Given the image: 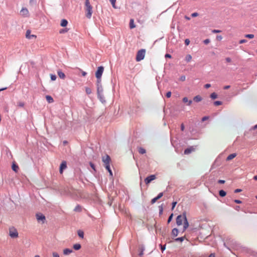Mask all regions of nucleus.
<instances>
[{
    "label": "nucleus",
    "mask_w": 257,
    "mask_h": 257,
    "mask_svg": "<svg viewBox=\"0 0 257 257\" xmlns=\"http://www.w3.org/2000/svg\"><path fill=\"white\" fill-rule=\"evenodd\" d=\"M85 10L86 12V17L90 19L92 14V7L91 6L89 0H85Z\"/></svg>",
    "instance_id": "obj_1"
},
{
    "label": "nucleus",
    "mask_w": 257,
    "mask_h": 257,
    "mask_svg": "<svg viewBox=\"0 0 257 257\" xmlns=\"http://www.w3.org/2000/svg\"><path fill=\"white\" fill-rule=\"evenodd\" d=\"M146 53V50L142 49L138 51L137 54L136 60L137 62H139L144 59Z\"/></svg>",
    "instance_id": "obj_2"
},
{
    "label": "nucleus",
    "mask_w": 257,
    "mask_h": 257,
    "mask_svg": "<svg viewBox=\"0 0 257 257\" xmlns=\"http://www.w3.org/2000/svg\"><path fill=\"white\" fill-rule=\"evenodd\" d=\"M184 216H186V212L184 211L182 214L178 215L176 218V224L178 226L182 224L183 222L184 221Z\"/></svg>",
    "instance_id": "obj_3"
},
{
    "label": "nucleus",
    "mask_w": 257,
    "mask_h": 257,
    "mask_svg": "<svg viewBox=\"0 0 257 257\" xmlns=\"http://www.w3.org/2000/svg\"><path fill=\"white\" fill-rule=\"evenodd\" d=\"M104 71V67L103 66H99L98 67L97 71L95 72V77L96 78H101L102 73Z\"/></svg>",
    "instance_id": "obj_4"
},
{
    "label": "nucleus",
    "mask_w": 257,
    "mask_h": 257,
    "mask_svg": "<svg viewBox=\"0 0 257 257\" xmlns=\"http://www.w3.org/2000/svg\"><path fill=\"white\" fill-rule=\"evenodd\" d=\"M9 235L12 238H16L18 237V232L14 227L10 228Z\"/></svg>",
    "instance_id": "obj_5"
},
{
    "label": "nucleus",
    "mask_w": 257,
    "mask_h": 257,
    "mask_svg": "<svg viewBox=\"0 0 257 257\" xmlns=\"http://www.w3.org/2000/svg\"><path fill=\"white\" fill-rule=\"evenodd\" d=\"M156 176L155 175H151L145 178V182L146 185H148L151 181L156 179Z\"/></svg>",
    "instance_id": "obj_6"
},
{
    "label": "nucleus",
    "mask_w": 257,
    "mask_h": 257,
    "mask_svg": "<svg viewBox=\"0 0 257 257\" xmlns=\"http://www.w3.org/2000/svg\"><path fill=\"white\" fill-rule=\"evenodd\" d=\"M36 218L38 221H42V223H44L46 220L45 216L41 213H37Z\"/></svg>",
    "instance_id": "obj_7"
},
{
    "label": "nucleus",
    "mask_w": 257,
    "mask_h": 257,
    "mask_svg": "<svg viewBox=\"0 0 257 257\" xmlns=\"http://www.w3.org/2000/svg\"><path fill=\"white\" fill-rule=\"evenodd\" d=\"M102 161L104 163L105 166H107V165H109V162L110 161V157L108 155H106L105 157H103Z\"/></svg>",
    "instance_id": "obj_8"
},
{
    "label": "nucleus",
    "mask_w": 257,
    "mask_h": 257,
    "mask_svg": "<svg viewBox=\"0 0 257 257\" xmlns=\"http://www.w3.org/2000/svg\"><path fill=\"white\" fill-rule=\"evenodd\" d=\"M67 168V163L66 161H63L60 166L59 172L60 174H62L63 170Z\"/></svg>",
    "instance_id": "obj_9"
},
{
    "label": "nucleus",
    "mask_w": 257,
    "mask_h": 257,
    "mask_svg": "<svg viewBox=\"0 0 257 257\" xmlns=\"http://www.w3.org/2000/svg\"><path fill=\"white\" fill-rule=\"evenodd\" d=\"M184 221H183V229L182 231L183 232H184L189 226V223L187 220L186 216H184Z\"/></svg>",
    "instance_id": "obj_10"
},
{
    "label": "nucleus",
    "mask_w": 257,
    "mask_h": 257,
    "mask_svg": "<svg viewBox=\"0 0 257 257\" xmlns=\"http://www.w3.org/2000/svg\"><path fill=\"white\" fill-rule=\"evenodd\" d=\"M26 37L28 39H31L33 38H36V36L34 35H31V31L30 30H28L26 31Z\"/></svg>",
    "instance_id": "obj_11"
},
{
    "label": "nucleus",
    "mask_w": 257,
    "mask_h": 257,
    "mask_svg": "<svg viewBox=\"0 0 257 257\" xmlns=\"http://www.w3.org/2000/svg\"><path fill=\"white\" fill-rule=\"evenodd\" d=\"M21 14L25 17H28L29 14V11L26 8H23L21 12Z\"/></svg>",
    "instance_id": "obj_12"
},
{
    "label": "nucleus",
    "mask_w": 257,
    "mask_h": 257,
    "mask_svg": "<svg viewBox=\"0 0 257 257\" xmlns=\"http://www.w3.org/2000/svg\"><path fill=\"white\" fill-rule=\"evenodd\" d=\"M57 74L61 79H64L66 77L65 74L61 70H58Z\"/></svg>",
    "instance_id": "obj_13"
},
{
    "label": "nucleus",
    "mask_w": 257,
    "mask_h": 257,
    "mask_svg": "<svg viewBox=\"0 0 257 257\" xmlns=\"http://www.w3.org/2000/svg\"><path fill=\"white\" fill-rule=\"evenodd\" d=\"M97 96L98 98L102 103H105L106 102V100L105 99L104 95H103V93L100 94L99 95H97Z\"/></svg>",
    "instance_id": "obj_14"
},
{
    "label": "nucleus",
    "mask_w": 257,
    "mask_h": 257,
    "mask_svg": "<svg viewBox=\"0 0 257 257\" xmlns=\"http://www.w3.org/2000/svg\"><path fill=\"white\" fill-rule=\"evenodd\" d=\"M12 170L15 172H18L19 170V166L18 165L15 163V162L13 163L12 166Z\"/></svg>",
    "instance_id": "obj_15"
},
{
    "label": "nucleus",
    "mask_w": 257,
    "mask_h": 257,
    "mask_svg": "<svg viewBox=\"0 0 257 257\" xmlns=\"http://www.w3.org/2000/svg\"><path fill=\"white\" fill-rule=\"evenodd\" d=\"M73 252V250L69 248H65L63 250V254L64 255H68Z\"/></svg>",
    "instance_id": "obj_16"
},
{
    "label": "nucleus",
    "mask_w": 257,
    "mask_h": 257,
    "mask_svg": "<svg viewBox=\"0 0 257 257\" xmlns=\"http://www.w3.org/2000/svg\"><path fill=\"white\" fill-rule=\"evenodd\" d=\"M140 252L139 255L140 256H142L144 254V251L145 250V247L143 245H141L139 246Z\"/></svg>",
    "instance_id": "obj_17"
},
{
    "label": "nucleus",
    "mask_w": 257,
    "mask_h": 257,
    "mask_svg": "<svg viewBox=\"0 0 257 257\" xmlns=\"http://www.w3.org/2000/svg\"><path fill=\"white\" fill-rule=\"evenodd\" d=\"M236 156V153H233L229 155L228 156V157L226 158V161H230L235 158Z\"/></svg>",
    "instance_id": "obj_18"
},
{
    "label": "nucleus",
    "mask_w": 257,
    "mask_h": 257,
    "mask_svg": "<svg viewBox=\"0 0 257 257\" xmlns=\"http://www.w3.org/2000/svg\"><path fill=\"white\" fill-rule=\"evenodd\" d=\"M178 233H179V230L176 228H173L172 230V235L173 236H177L178 234Z\"/></svg>",
    "instance_id": "obj_19"
},
{
    "label": "nucleus",
    "mask_w": 257,
    "mask_h": 257,
    "mask_svg": "<svg viewBox=\"0 0 257 257\" xmlns=\"http://www.w3.org/2000/svg\"><path fill=\"white\" fill-rule=\"evenodd\" d=\"M202 98L200 95H196L193 98V100L196 102H199L202 100Z\"/></svg>",
    "instance_id": "obj_20"
},
{
    "label": "nucleus",
    "mask_w": 257,
    "mask_h": 257,
    "mask_svg": "<svg viewBox=\"0 0 257 257\" xmlns=\"http://www.w3.org/2000/svg\"><path fill=\"white\" fill-rule=\"evenodd\" d=\"M193 150H194V149L192 147L189 148H187L184 151V154L186 155L189 154L191 153Z\"/></svg>",
    "instance_id": "obj_21"
},
{
    "label": "nucleus",
    "mask_w": 257,
    "mask_h": 257,
    "mask_svg": "<svg viewBox=\"0 0 257 257\" xmlns=\"http://www.w3.org/2000/svg\"><path fill=\"white\" fill-rule=\"evenodd\" d=\"M103 93V88L102 86L97 87V94L99 95Z\"/></svg>",
    "instance_id": "obj_22"
},
{
    "label": "nucleus",
    "mask_w": 257,
    "mask_h": 257,
    "mask_svg": "<svg viewBox=\"0 0 257 257\" xmlns=\"http://www.w3.org/2000/svg\"><path fill=\"white\" fill-rule=\"evenodd\" d=\"M68 24V21L66 19H63L61 20L60 25L61 27H65Z\"/></svg>",
    "instance_id": "obj_23"
},
{
    "label": "nucleus",
    "mask_w": 257,
    "mask_h": 257,
    "mask_svg": "<svg viewBox=\"0 0 257 257\" xmlns=\"http://www.w3.org/2000/svg\"><path fill=\"white\" fill-rule=\"evenodd\" d=\"M46 98L49 103H52L54 101L53 98L50 95H46Z\"/></svg>",
    "instance_id": "obj_24"
},
{
    "label": "nucleus",
    "mask_w": 257,
    "mask_h": 257,
    "mask_svg": "<svg viewBox=\"0 0 257 257\" xmlns=\"http://www.w3.org/2000/svg\"><path fill=\"white\" fill-rule=\"evenodd\" d=\"M82 210V207L80 205H77L75 208L74 209V211L75 212H81Z\"/></svg>",
    "instance_id": "obj_25"
},
{
    "label": "nucleus",
    "mask_w": 257,
    "mask_h": 257,
    "mask_svg": "<svg viewBox=\"0 0 257 257\" xmlns=\"http://www.w3.org/2000/svg\"><path fill=\"white\" fill-rule=\"evenodd\" d=\"M81 244L79 243H76L74 244L73 246V248L76 250L80 249L81 248Z\"/></svg>",
    "instance_id": "obj_26"
},
{
    "label": "nucleus",
    "mask_w": 257,
    "mask_h": 257,
    "mask_svg": "<svg viewBox=\"0 0 257 257\" xmlns=\"http://www.w3.org/2000/svg\"><path fill=\"white\" fill-rule=\"evenodd\" d=\"M219 195L220 197H224L226 195V192L223 190H220L219 191Z\"/></svg>",
    "instance_id": "obj_27"
},
{
    "label": "nucleus",
    "mask_w": 257,
    "mask_h": 257,
    "mask_svg": "<svg viewBox=\"0 0 257 257\" xmlns=\"http://www.w3.org/2000/svg\"><path fill=\"white\" fill-rule=\"evenodd\" d=\"M185 236H182V237H178V238H176L175 239V241L176 242H178V241H180V242H182L185 239Z\"/></svg>",
    "instance_id": "obj_28"
},
{
    "label": "nucleus",
    "mask_w": 257,
    "mask_h": 257,
    "mask_svg": "<svg viewBox=\"0 0 257 257\" xmlns=\"http://www.w3.org/2000/svg\"><path fill=\"white\" fill-rule=\"evenodd\" d=\"M130 27L131 29H133L136 27L134 23V20L131 19L130 22Z\"/></svg>",
    "instance_id": "obj_29"
},
{
    "label": "nucleus",
    "mask_w": 257,
    "mask_h": 257,
    "mask_svg": "<svg viewBox=\"0 0 257 257\" xmlns=\"http://www.w3.org/2000/svg\"><path fill=\"white\" fill-rule=\"evenodd\" d=\"M105 168L108 171V172H109V175L111 176H112V171L110 169V165H107V166H105Z\"/></svg>",
    "instance_id": "obj_30"
},
{
    "label": "nucleus",
    "mask_w": 257,
    "mask_h": 257,
    "mask_svg": "<svg viewBox=\"0 0 257 257\" xmlns=\"http://www.w3.org/2000/svg\"><path fill=\"white\" fill-rule=\"evenodd\" d=\"M138 151L141 154H144L146 152V150L142 147L139 148Z\"/></svg>",
    "instance_id": "obj_31"
},
{
    "label": "nucleus",
    "mask_w": 257,
    "mask_h": 257,
    "mask_svg": "<svg viewBox=\"0 0 257 257\" xmlns=\"http://www.w3.org/2000/svg\"><path fill=\"white\" fill-rule=\"evenodd\" d=\"M78 236L80 237V238H83V237H84V232L82 230H79L78 231Z\"/></svg>",
    "instance_id": "obj_32"
},
{
    "label": "nucleus",
    "mask_w": 257,
    "mask_h": 257,
    "mask_svg": "<svg viewBox=\"0 0 257 257\" xmlns=\"http://www.w3.org/2000/svg\"><path fill=\"white\" fill-rule=\"evenodd\" d=\"M191 59H192V56H191V55H190V54L187 55V56L185 57V60L187 62H189L191 60Z\"/></svg>",
    "instance_id": "obj_33"
},
{
    "label": "nucleus",
    "mask_w": 257,
    "mask_h": 257,
    "mask_svg": "<svg viewBox=\"0 0 257 257\" xmlns=\"http://www.w3.org/2000/svg\"><path fill=\"white\" fill-rule=\"evenodd\" d=\"M210 97L212 99H215L217 98V94L215 92H213L210 94Z\"/></svg>",
    "instance_id": "obj_34"
},
{
    "label": "nucleus",
    "mask_w": 257,
    "mask_h": 257,
    "mask_svg": "<svg viewBox=\"0 0 257 257\" xmlns=\"http://www.w3.org/2000/svg\"><path fill=\"white\" fill-rule=\"evenodd\" d=\"M96 79H97V81H96L97 87L99 86H102L101 83V78H96Z\"/></svg>",
    "instance_id": "obj_35"
},
{
    "label": "nucleus",
    "mask_w": 257,
    "mask_h": 257,
    "mask_svg": "<svg viewBox=\"0 0 257 257\" xmlns=\"http://www.w3.org/2000/svg\"><path fill=\"white\" fill-rule=\"evenodd\" d=\"M159 215H161L163 213V205H161L159 206Z\"/></svg>",
    "instance_id": "obj_36"
},
{
    "label": "nucleus",
    "mask_w": 257,
    "mask_h": 257,
    "mask_svg": "<svg viewBox=\"0 0 257 257\" xmlns=\"http://www.w3.org/2000/svg\"><path fill=\"white\" fill-rule=\"evenodd\" d=\"M85 91L87 94H90L92 92L91 88L89 87H85Z\"/></svg>",
    "instance_id": "obj_37"
},
{
    "label": "nucleus",
    "mask_w": 257,
    "mask_h": 257,
    "mask_svg": "<svg viewBox=\"0 0 257 257\" xmlns=\"http://www.w3.org/2000/svg\"><path fill=\"white\" fill-rule=\"evenodd\" d=\"M213 104L215 106L220 105L222 104V102L221 101H215L213 102Z\"/></svg>",
    "instance_id": "obj_38"
},
{
    "label": "nucleus",
    "mask_w": 257,
    "mask_h": 257,
    "mask_svg": "<svg viewBox=\"0 0 257 257\" xmlns=\"http://www.w3.org/2000/svg\"><path fill=\"white\" fill-rule=\"evenodd\" d=\"M110 1V2L111 3L113 8H114V9H116V7L115 6V2H116V0H109Z\"/></svg>",
    "instance_id": "obj_39"
},
{
    "label": "nucleus",
    "mask_w": 257,
    "mask_h": 257,
    "mask_svg": "<svg viewBox=\"0 0 257 257\" xmlns=\"http://www.w3.org/2000/svg\"><path fill=\"white\" fill-rule=\"evenodd\" d=\"M245 37L249 39H252L254 38V35L253 34H246L245 35Z\"/></svg>",
    "instance_id": "obj_40"
},
{
    "label": "nucleus",
    "mask_w": 257,
    "mask_h": 257,
    "mask_svg": "<svg viewBox=\"0 0 257 257\" xmlns=\"http://www.w3.org/2000/svg\"><path fill=\"white\" fill-rule=\"evenodd\" d=\"M68 29L67 28H65V29H62L61 30H60V32L59 33L60 34H63V33H66L68 32Z\"/></svg>",
    "instance_id": "obj_41"
},
{
    "label": "nucleus",
    "mask_w": 257,
    "mask_h": 257,
    "mask_svg": "<svg viewBox=\"0 0 257 257\" xmlns=\"http://www.w3.org/2000/svg\"><path fill=\"white\" fill-rule=\"evenodd\" d=\"M173 214L172 213L169 217L168 219V221H167V222L168 223H169L172 220V218H173Z\"/></svg>",
    "instance_id": "obj_42"
},
{
    "label": "nucleus",
    "mask_w": 257,
    "mask_h": 257,
    "mask_svg": "<svg viewBox=\"0 0 257 257\" xmlns=\"http://www.w3.org/2000/svg\"><path fill=\"white\" fill-rule=\"evenodd\" d=\"M51 79L52 81H55L56 79V76L54 74L50 75Z\"/></svg>",
    "instance_id": "obj_43"
},
{
    "label": "nucleus",
    "mask_w": 257,
    "mask_h": 257,
    "mask_svg": "<svg viewBox=\"0 0 257 257\" xmlns=\"http://www.w3.org/2000/svg\"><path fill=\"white\" fill-rule=\"evenodd\" d=\"M90 167H91V168L95 171H96V170H95V165L93 163H92V162H90Z\"/></svg>",
    "instance_id": "obj_44"
},
{
    "label": "nucleus",
    "mask_w": 257,
    "mask_h": 257,
    "mask_svg": "<svg viewBox=\"0 0 257 257\" xmlns=\"http://www.w3.org/2000/svg\"><path fill=\"white\" fill-rule=\"evenodd\" d=\"M220 32H221V31L219 30L214 29V30H212V33H214V34L215 33H219Z\"/></svg>",
    "instance_id": "obj_45"
},
{
    "label": "nucleus",
    "mask_w": 257,
    "mask_h": 257,
    "mask_svg": "<svg viewBox=\"0 0 257 257\" xmlns=\"http://www.w3.org/2000/svg\"><path fill=\"white\" fill-rule=\"evenodd\" d=\"M210 41L209 39H206L203 41V43L205 45H207L210 43Z\"/></svg>",
    "instance_id": "obj_46"
},
{
    "label": "nucleus",
    "mask_w": 257,
    "mask_h": 257,
    "mask_svg": "<svg viewBox=\"0 0 257 257\" xmlns=\"http://www.w3.org/2000/svg\"><path fill=\"white\" fill-rule=\"evenodd\" d=\"M163 196V192H161L157 196H156L157 198L159 200V199H160L162 196Z\"/></svg>",
    "instance_id": "obj_47"
},
{
    "label": "nucleus",
    "mask_w": 257,
    "mask_h": 257,
    "mask_svg": "<svg viewBox=\"0 0 257 257\" xmlns=\"http://www.w3.org/2000/svg\"><path fill=\"white\" fill-rule=\"evenodd\" d=\"M25 104L23 102L20 101L18 103V105L20 107H23L24 106Z\"/></svg>",
    "instance_id": "obj_48"
},
{
    "label": "nucleus",
    "mask_w": 257,
    "mask_h": 257,
    "mask_svg": "<svg viewBox=\"0 0 257 257\" xmlns=\"http://www.w3.org/2000/svg\"><path fill=\"white\" fill-rule=\"evenodd\" d=\"M158 199L157 198V197H155L153 198L151 200V203L154 204L155 203Z\"/></svg>",
    "instance_id": "obj_49"
},
{
    "label": "nucleus",
    "mask_w": 257,
    "mask_h": 257,
    "mask_svg": "<svg viewBox=\"0 0 257 257\" xmlns=\"http://www.w3.org/2000/svg\"><path fill=\"white\" fill-rule=\"evenodd\" d=\"M176 204H177V202L175 201V202H172V210L174 209V208H175V206L176 205Z\"/></svg>",
    "instance_id": "obj_50"
},
{
    "label": "nucleus",
    "mask_w": 257,
    "mask_h": 257,
    "mask_svg": "<svg viewBox=\"0 0 257 257\" xmlns=\"http://www.w3.org/2000/svg\"><path fill=\"white\" fill-rule=\"evenodd\" d=\"M182 101L184 102V103H186L188 101V98L187 97H184L182 99Z\"/></svg>",
    "instance_id": "obj_51"
},
{
    "label": "nucleus",
    "mask_w": 257,
    "mask_h": 257,
    "mask_svg": "<svg viewBox=\"0 0 257 257\" xmlns=\"http://www.w3.org/2000/svg\"><path fill=\"white\" fill-rule=\"evenodd\" d=\"M160 246H161V249L162 251H164L165 249H166V245L165 244L164 245L161 244Z\"/></svg>",
    "instance_id": "obj_52"
},
{
    "label": "nucleus",
    "mask_w": 257,
    "mask_h": 257,
    "mask_svg": "<svg viewBox=\"0 0 257 257\" xmlns=\"http://www.w3.org/2000/svg\"><path fill=\"white\" fill-rule=\"evenodd\" d=\"M166 96L167 98H170L171 96V92L168 91V92H167Z\"/></svg>",
    "instance_id": "obj_53"
},
{
    "label": "nucleus",
    "mask_w": 257,
    "mask_h": 257,
    "mask_svg": "<svg viewBox=\"0 0 257 257\" xmlns=\"http://www.w3.org/2000/svg\"><path fill=\"white\" fill-rule=\"evenodd\" d=\"M30 5H36V0H30Z\"/></svg>",
    "instance_id": "obj_54"
},
{
    "label": "nucleus",
    "mask_w": 257,
    "mask_h": 257,
    "mask_svg": "<svg viewBox=\"0 0 257 257\" xmlns=\"http://www.w3.org/2000/svg\"><path fill=\"white\" fill-rule=\"evenodd\" d=\"M186 77L184 75L181 76L180 78V80L182 81H184L185 80Z\"/></svg>",
    "instance_id": "obj_55"
},
{
    "label": "nucleus",
    "mask_w": 257,
    "mask_h": 257,
    "mask_svg": "<svg viewBox=\"0 0 257 257\" xmlns=\"http://www.w3.org/2000/svg\"><path fill=\"white\" fill-rule=\"evenodd\" d=\"M247 42V40L246 39H242L239 41V44H243L244 43H246Z\"/></svg>",
    "instance_id": "obj_56"
},
{
    "label": "nucleus",
    "mask_w": 257,
    "mask_h": 257,
    "mask_svg": "<svg viewBox=\"0 0 257 257\" xmlns=\"http://www.w3.org/2000/svg\"><path fill=\"white\" fill-rule=\"evenodd\" d=\"M234 202L237 204H240L242 203V201H240V200H238V199H235L234 200Z\"/></svg>",
    "instance_id": "obj_57"
},
{
    "label": "nucleus",
    "mask_w": 257,
    "mask_h": 257,
    "mask_svg": "<svg viewBox=\"0 0 257 257\" xmlns=\"http://www.w3.org/2000/svg\"><path fill=\"white\" fill-rule=\"evenodd\" d=\"M53 257H60L59 255L58 254V253H57V252H53Z\"/></svg>",
    "instance_id": "obj_58"
},
{
    "label": "nucleus",
    "mask_w": 257,
    "mask_h": 257,
    "mask_svg": "<svg viewBox=\"0 0 257 257\" xmlns=\"http://www.w3.org/2000/svg\"><path fill=\"white\" fill-rule=\"evenodd\" d=\"M190 43V40L188 39L185 40V44L186 45H188Z\"/></svg>",
    "instance_id": "obj_59"
},
{
    "label": "nucleus",
    "mask_w": 257,
    "mask_h": 257,
    "mask_svg": "<svg viewBox=\"0 0 257 257\" xmlns=\"http://www.w3.org/2000/svg\"><path fill=\"white\" fill-rule=\"evenodd\" d=\"M198 16V14L197 13H193L191 14V16L192 17H196Z\"/></svg>",
    "instance_id": "obj_60"
},
{
    "label": "nucleus",
    "mask_w": 257,
    "mask_h": 257,
    "mask_svg": "<svg viewBox=\"0 0 257 257\" xmlns=\"http://www.w3.org/2000/svg\"><path fill=\"white\" fill-rule=\"evenodd\" d=\"M225 60H226V61L227 62H228V63H230V62H231V58H229V57H227V58H225Z\"/></svg>",
    "instance_id": "obj_61"
},
{
    "label": "nucleus",
    "mask_w": 257,
    "mask_h": 257,
    "mask_svg": "<svg viewBox=\"0 0 257 257\" xmlns=\"http://www.w3.org/2000/svg\"><path fill=\"white\" fill-rule=\"evenodd\" d=\"M225 180H219L218 181V183L219 184H224L225 183Z\"/></svg>",
    "instance_id": "obj_62"
},
{
    "label": "nucleus",
    "mask_w": 257,
    "mask_h": 257,
    "mask_svg": "<svg viewBox=\"0 0 257 257\" xmlns=\"http://www.w3.org/2000/svg\"><path fill=\"white\" fill-rule=\"evenodd\" d=\"M216 39L218 41H220L222 39V37L220 35L219 36H217L216 37Z\"/></svg>",
    "instance_id": "obj_63"
},
{
    "label": "nucleus",
    "mask_w": 257,
    "mask_h": 257,
    "mask_svg": "<svg viewBox=\"0 0 257 257\" xmlns=\"http://www.w3.org/2000/svg\"><path fill=\"white\" fill-rule=\"evenodd\" d=\"M211 86V85L210 84H206L205 85H204V87L206 89L209 88Z\"/></svg>",
    "instance_id": "obj_64"
}]
</instances>
